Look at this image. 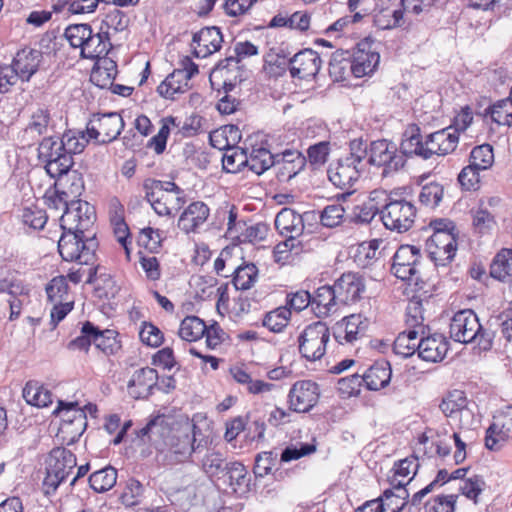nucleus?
Masks as SVG:
<instances>
[{
    "mask_svg": "<svg viewBox=\"0 0 512 512\" xmlns=\"http://www.w3.org/2000/svg\"><path fill=\"white\" fill-rule=\"evenodd\" d=\"M196 426L193 435L182 430L170 431L161 420L153 419L140 430L141 437H148L157 450L156 460L163 465H175L187 461L192 454H198L202 445L196 442Z\"/></svg>",
    "mask_w": 512,
    "mask_h": 512,
    "instance_id": "obj_1",
    "label": "nucleus"
},
{
    "mask_svg": "<svg viewBox=\"0 0 512 512\" xmlns=\"http://www.w3.org/2000/svg\"><path fill=\"white\" fill-rule=\"evenodd\" d=\"M450 337L459 343H476L480 349L489 350L492 347L491 334L483 329L478 316L473 310L458 311L450 323Z\"/></svg>",
    "mask_w": 512,
    "mask_h": 512,
    "instance_id": "obj_2",
    "label": "nucleus"
},
{
    "mask_svg": "<svg viewBox=\"0 0 512 512\" xmlns=\"http://www.w3.org/2000/svg\"><path fill=\"white\" fill-rule=\"evenodd\" d=\"M98 241L95 234L64 231L58 241V251L64 261L78 265H93L96 262Z\"/></svg>",
    "mask_w": 512,
    "mask_h": 512,
    "instance_id": "obj_3",
    "label": "nucleus"
},
{
    "mask_svg": "<svg viewBox=\"0 0 512 512\" xmlns=\"http://www.w3.org/2000/svg\"><path fill=\"white\" fill-rule=\"evenodd\" d=\"M63 146L59 135L44 136L38 142L37 158L51 178L62 177L74 165L73 158L65 154Z\"/></svg>",
    "mask_w": 512,
    "mask_h": 512,
    "instance_id": "obj_4",
    "label": "nucleus"
},
{
    "mask_svg": "<svg viewBox=\"0 0 512 512\" xmlns=\"http://www.w3.org/2000/svg\"><path fill=\"white\" fill-rule=\"evenodd\" d=\"M76 464V456L70 450L65 447L53 448L46 459V476L43 480L45 494L55 493Z\"/></svg>",
    "mask_w": 512,
    "mask_h": 512,
    "instance_id": "obj_5",
    "label": "nucleus"
},
{
    "mask_svg": "<svg viewBox=\"0 0 512 512\" xmlns=\"http://www.w3.org/2000/svg\"><path fill=\"white\" fill-rule=\"evenodd\" d=\"M367 163L381 167L382 176L386 177L401 170L406 160L394 142L382 139L370 143Z\"/></svg>",
    "mask_w": 512,
    "mask_h": 512,
    "instance_id": "obj_6",
    "label": "nucleus"
},
{
    "mask_svg": "<svg viewBox=\"0 0 512 512\" xmlns=\"http://www.w3.org/2000/svg\"><path fill=\"white\" fill-rule=\"evenodd\" d=\"M330 339V332L323 322L308 325L298 337V350L308 361L321 359L326 352V345Z\"/></svg>",
    "mask_w": 512,
    "mask_h": 512,
    "instance_id": "obj_7",
    "label": "nucleus"
},
{
    "mask_svg": "<svg viewBox=\"0 0 512 512\" xmlns=\"http://www.w3.org/2000/svg\"><path fill=\"white\" fill-rule=\"evenodd\" d=\"M124 128V121L117 112L93 114L86 126L87 136L97 143L114 141Z\"/></svg>",
    "mask_w": 512,
    "mask_h": 512,
    "instance_id": "obj_8",
    "label": "nucleus"
},
{
    "mask_svg": "<svg viewBox=\"0 0 512 512\" xmlns=\"http://www.w3.org/2000/svg\"><path fill=\"white\" fill-rule=\"evenodd\" d=\"M422 267V254L414 245H401L393 256L391 272L403 281L418 282Z\"/></svg>",
    "mask_w": 512,
    "mask_h": 512,
    "instance_id": "obj_9",
    "label": "nucleus"
},
{
    "mask_svg": "<svg viewBox=\"0 0 512 512\" xmlns=\"http://www.w3.org/2000/svg\"><path fill=\"white\" fill-rule=\"evenodd\" d=\"M416 217V207L405 199H393L382 210L381 220L384 226L399 233L408 231Z\"/></svg>",
    "mask_w": 512,
    "mask_h": 512,
    "instance_id": "obj_10",
    "label": "nucleus"
},
{
    "mask_svg": "<svg viewBox=\"0 0 512 512\" xmlns=\"http://www.w3.org/2000/svg\"><path fill=\"white\" fill-rule=\"evenodd\" d=\"M157 187H161V185L155 182V179H145L143 182L145 199L158 215H174L185 203V194H171L163 190H157Z\"/></svg>",
    "mask_w": 512,
    "mask_h": 512,
    "instance_id": "obj_11",
    "label": "nucleus"
},
{
    "mask_svg": "<svg viewBox=\"0 0 512 512\" xmlns=\"http://www.w3.org/2000/svg\"><path fill=\"white\" fill-rule=\"evenodd\" d=\"M95 218L94 207L88 202L71 201L70 207H67L60 217V226L64 231L92 234L90 228L93 226Z\"/></svg>",
    "mask_w": 512,
    "mask_h": 512,
    "instance_id": "obj_12",
    "label": "nucleus"
},
{
    "mask_svg": "<svg viewBox=\"0 0 512 512\" xmlns=\"http://www.w3.org/2000/svg\"><path fill=\"white\" fill-rule=\"evenodd\" d=\"M55 127L50 110L46 107H37L31 112L28 123L18 134L23 147H31L40 141V138L53 131Z\"/></svg>",
    "mask_w": 512,
    "mask_h": 512,
    "instance_id": "obj_13",
    "label": "nucleus"
},
{
    "mask_svg": "<svg viewBox=\"0 0 512 512\" xmlns=\"http://www.w3.org/2000/svg\"><path fill=\"white\" fill-rule=\"evenodd\" d=\"M320 389L316 382H295L288 394L289 410L297 413L309 412L319 401Z\"/></svg>",
    "mask_w": 512,
    "mask_h": 512,
    "instance_id": "obj_14",
    "label": "nucleus"
},
{
    "mask_svg": "<svg viewBox=\"0 0 512 512\" xmlns=\"http://www.w3.org/2000/svg\"><path fill=\"white\" fill-rule=\"evenodd\" d=\"M509 438H512V405L493 416V422L486 430L485 446L489 450L498 451Z\"/></svg>",
    "mask_w": 512,
    "mask_h": 512,
    "instance_id": "obj_15",
    "label": "nucleus"
},
{
    "mask_svg": "<svg viewBox=\"0 0 512 512\" xmlns=\"http://www.w3.org/2000/svg\"><path fill=\"white\" fill-rule=\"evenodd\" d=\"M427 251L435 266H446L457 251L456 236L453 232L437 231L428 239Z\"/></svg>",
    "mask_w": 512,
    "mask_h": 512,
    "instance_id": "obj_16",
    "label": "nucleus"
},
{
    "mask_svg": "<svg viewBox=\"0 0 512 512\" xmlns=\"http://www.w3.org/2000/svg\"><path fill=\"white\" fill-rule=\"evenodd\" d=\"M209 81L214 90H233L242 81L240 64L230 56L220 60L210 72Z\"/></svg>",
    "mask_w": 512,
    "mask_h": 512,
    "instance_id": "obj_17",
    "label": "nucleus"
},
{
    "mask_svg": "<svg viewBox=\"0 0 512 512\" xmlns=\"http://www.w3.org/2000/svg\"><path fill=\"white\" fill-rule=\"evenodd\" d=\"M274 170L279 182H288L298 175L306 166L307 159L297 149L287 148L275 153Z\"/></svg>",
    "mask_w": 512,
    "mask_h": 512,
    "instance_id": "obj_18",
    "label": "nucleus"
},
{
    "mask_svg": "<svg viewBox=\"0 0 512 512\" xmlns=\"http://www.w3.org/2000/svg\"><path fill=\"white\" fill-rule=\"evenodd\" d=\"M315 219V211L299 214L293 209L283 208L275 217V228L286 239H297L303 233L304 222Z\"/></svg>",
    "mask_w": 512,
    "mask_h": 512,
    "instance_id": "obj_19",
    "label": "nucleus"
},
{
    "mask_svg": "<svg viewBox=\"0 0 512 512\" xmlns=\"http://www.w3.org/2000/svg\"><path fill=\"white\" fill-rule=\"evenodd\" d=\"M334 286L338 301L342 305L354 304L363 298L366 292V279L359 273L348 272L342 274Z\"/></svg>",
    "mask_w": 512,
    "mask_h": 512,
    "instance_id": "obj_20",
    "label": "nucleus"
},
{
    "mask_svg": "<svg viewBox=\"0 0 512 512\" xmlns=\"http://www.w3.org/2000/svg\"><path fill=\"white\" fill-rule=\"evenodd\" d=\"M158 372L151 367H142L133 372L127 382L128 394L134 399H147L157 387Z\"/></svg>",
    "mask_w": 512,
    "mask_h": 512,
    "instance_id": "obj_21",
    "label": "nucleus"
},
{
    "mask_svg": "<svg viewBox=\"0 0 512 512\" xmlns=\"http://www.w3.org/2000/svg\"><path fill=\"white\" fill-rule=\"evenodd\" d=\"M319 54L312 49H304L289 60V70L293 78L313 79L321 67Z\"/></svg>",
    "mask_w": 512,
    "mask_h": 512,
    "instance_id": "obj_22",
    "label": "nucleus"
},
{
    "mask_svg": "<svg viewBox=\"0 0 512 512\" xmlns=\"http://www.w3.org/2000/svg\"><path fill=\"white\" fill-rule=\"evenodd\" d=\"M223 35L216 26L204 27L193 34V54L197 58H205L219 51L222 47Z\"/></svg>",
    "mask_w": 512,
    "mask_h": 512,
    "instance_id": "obj_23",
    "label": "nucleus"
},
{
    "mask_svg": "<svg viewBox=\"0 0 512 512\" xmlns=\"http://www.w3.org/2000/svg\"><path fill=\"white\" fill-rule=\"evenodd\" d=\"M353 76L361 78L372 74L379 65L380 55L372 44L361 42L351 53Z\"/></svg>",
    "mask_w": 512,
    "mask_h": 512,
    "instance_id": "obj_24",
    "label": "nucleus"
},
{
    "mask_svg": "<svg viewBox=\"0 0 512 512\" xmlns=\"http://www.w3.org/2000/svg\"><path fill=\"white\" fill-rule=\"evenodd\" d=\"M42 60L43 52L41 50L26 47L16 53L9 67L17 75V80L29 81L38 71Z\"/></svg>",
    "mask_w": 512,
    "mask_h": 512,
    "instance_id": "obj_25",
    "label": "nucleus"
},
{
    "mask_svg": "<svg viewBox=\"0 0 512 512\" xmlns=\"http://www.w3.org/2000/svg\"><path fill=\"white\" fill-rule=\"evenodd\" d=\"M362 171V168L342 157L330 164L327 173L335 187L348 189L359 179Z\"/></svg>",
    "mask_w": 512,
    "mask_h": 512,
    "instance_id": "obj_26",
    "label": "nucleus"
},
{
    "mask_svg": "<svg viewBox=\"0 0 512 512\" xmlns=\"http://www.w3.org/2000/svg\"><path fill=\"white\" fill-rule=\"evenodd\" d=\"M210 215V209L202 201L190 203L178 219V227L186 234L197 233Z\"/></svg>",
    "mask_w": 512,
    "mask_h": 512,
    "instance_id": "obj_27",
    "label": "nucleus"
},
{
    "mask_svg": "<svg viewBox=\"0 0 512 512\" xmlns=\"http://www.w3.org/2000/svg\"><path fill=\"white\" fill-rule=\"evenodd\" d=\"M67 409V414L73 413L71 420H66V424H61V432L71 434V438L67 441L68 445L77 441L87 427V417L85 410L78 406L77 402H64L59 400V410Z\"/></svg>",
    "mask_w": 512,
    "mask_h": 512,
    "instance_id": "obj_28",
    "label": "nucleus"
},
{
    "mask_svg": "<svg viewBox=\"0 0 512 512\" xmlns=\"http://www.w3.org/2000/svg\"><path fill=\"white\" fill-rule=\"evenodd\" d=\"M312 310L318 318H325L335 313L341 302L338 301L334 284L332 286L324 285L315 291L312 297Z\"/></svg>",
    "mask_w": 512,
    "mask_h": 512,
    "instance_id": "obj_29",
    "label": "nucleus"
},
{
    "mask_svg": "<svg viewBox=\"0 0 512 512\" xmlns=\"http://www.w3.org/2000/svg\"><path fill=\"white\" fill-rule=\"evenodd\" d=\"M449 349V342L442 334H433L419 340L418 355L427 362H439L444 359Z\"/></svg>",
    "mask_w": 512,
    "mask_h": 512,
    "instance_id": "obj_30",
    "label": "nucleus"
},
{
    "mask_svg": "<svg viewBox=\"0 0 512 512\" xmlns=\"http://www.w3.org/2000/svg\"><path fill=\"white\" fill-rule=\"evenodd\" d=\"M344 327L340 326L335 334V339L339 343H354L366 335L369 326L368 318L361 314H351L343 319Z\"/></svg>",
    "mask_w": 512,
    "mask_h": 512,
    "instance_id": "obj_31",
    "label": "nucleus"
},
{
    "mask_svg": "<svg viewBox=\"0 0 512 512\" xmlns=\"http://www.w3.org/2000/svg\"><path fill=\"white\" fill-rule=\"evenodd\" d=\"M441 411L447 417L459 416L460 422L463 424V419L472 417V412L468 409V399L462 390L455 389L447 393L439 405Z\"/></svg>",
    "mask_w": 512,
    "mask_h": 512,
    "instance_id": "obj_32",
    "label": "nucleus"
},
{
    "mask_svg": "<svg viewBox=\"0 0 512 512\" xmlns=\"http://www.w3.org/2000/svg\"><path fill=\"white\" fill-rule=\"evenodd\" d=\"M391 367L388 361L382 359L374 362L361 376L368 390H380L391 380Z\"/></svg>",
    "mask_w": 512,
    "mask_h": 512,
    "instance_id": "obj_33",
    "label": "nucleus"
},
{
    "mask_svg": "<svg viewBox=\"0 0 512 512\" xmlns=\"http://www.w3.org/2000/svg\"><path fill=\"white\" fill-rule=\"evenodd\" d=\"M112 44L108 32L91 33L86 38L80 50V56L84 59H98L105 57L110 51Z\"/></svg>",
    "mask_w": 512,
    "mask_h": 512,
    "instance_id": "obj_34",
    "label": "nucleus"
},
{
    "mask_svg": "<svg viewBox=\"0 0 512 512\" xmlns=\"http://www.w3.org/2000/svg\"><path fill=\"white\" fill-rule=\"evenodd\" d=\"M409 493L402 480L393 485L392 489H386L378 499L381 501L382 512H400L408 504Z\"/></svg>",
    "mask_w": 512,
    "mask_h": 512,
    "instance_id": "obj_35",
    "label": "nucleus"
},
{
    "mask_svg": "<svg viewBox=\"0 0 512 512\" xmlns=\"http://www.w3.org/2000/svg\"><path fill=\"white\" fill-rule=\"evenodd\" d=\"M189 81L183 72L175 69L157 87V92L160 96L173 100L176 94H183L189 90Z\"/></svg>",
    "mask_w": 512,
    "mask_h": 512,
    "instance_id": "obj_36",
    "label": "nucleus"
},
{
    "mask_svg": "<svg viewBox=\"0 0 512 512\" xmlns=\"http://www.w3.org/2000/svg\"><path fill=\"white\" fill-rule=\"evenodd\" d=\"M424 141L418 126L412 125L407 128L399 146L400 153L404 155L405 160L412 156L422 158V153L425 150Z\"/></svg>",
    "mask_w": 512,
    "mask_h": 512,
    "instance_id": "obj_37",
    "label": "nucleus"
},
{
    "mask_svg": "<svg viewBox=\"0 0 512 512\" xmlns=\"http://www.w3.org/2000/svg\"><path fill=\"white\" fill-rule=\"evenodd\" d=\"M329 74L335 81H345L349 75H353L351 52L335 51L329 62Z\"/></svg>",
    "mask_w": 512,
    "mask_h": 512,
    "instance_id": "obj_38",
    "label": "nucleus"
},
{
    "mask_svg": "<svg viewBox=\"0 0 512 512\" xmlns=\"http://www.w3.org/2000/svg\"><path fill=\"white\" fill-rule=\"evenodd\" d=\"M23 398L27 404L43 408L52 404V393L37 381H28L23 388Z\"/></svg>",
    "mask_w": 512,
    "mask_h": 512,
    "instance_id": "obj_39",
    "label": "nucleus"
},
{
    "mask_svg": "<svg viewBox=\"0 0 512 512\" xmlns=\"http://www.w3.org/2000/svg\"><path fill=\"white\" fill-rule=\"evenodd\" d=\"M490 275L500 281L512 282V248L501 249L490 265Z\"/></svg>",
    "mask_w": 512,
    "mask_h": 512,
    "instance_id": "obj_40",
    "label": "nucleus"
},
{
    "mask_svg": "<svg viewBox=\"0 0 512 512\" xmlns=\"http://www.w3.org/2000/svg\"><path fill=\"white\" fill-rule=\"evenodd\" d=\"M421 331L409 328L407 331L401 332L393 343V351L395 354L404 358L412 356L419 351L418 336Z\"/></svg>",
    "mask_w": 512,
    "mask_h": 512,
    "instance_id": "obj_41",
    "label": "nucleus"
},
{
    "mask_svg": "<svg viewBox=\"0 0 512 512\" xmlns=\"http://www.w3.org/2000/svg\"><path fill=\"white\" fill-rule=\"evenodd\" d=\"M18 218L24 227L32 230H42L48 220L46 211L35 204L22 206Z\"/></svg>",
    "mask_w": 512,
    "mask_h": 512,
    "instance_id": "obj_42",
    "label": "nucleus"
},
{
    "mask_svg": "<svg viewBox=\"0 0 512 512\" xmlns=\"http://www.w3.org/2000/svg\"><path fill=\"white\" fill-rule=\"evenodd\" d=\"M60 136L61 144H64L63 149L65 154L73 158L74 155L80 154L84 151L89 140H91L85 131L68 130Z\"/></svg>",
    "mask_w": 512,
    "mask_h": 512,
    "instance_id": "obj_43",
    "label": "nucleus"
},
{
    "mask_svg": "<svg viewBox=\"0 0 512 512\" xmlns=\"http://www.w3.org/2000/svg\"><path fill=\"white\" fill-rule=\"evenodd\" d=\"M229 478V485L233 491L244 493L249 488L250 477L246 467L240 462H230L225 470Z\"/></svg>",
    "mask_w": 512,
    "mask_h": 512,
    "instance_id": "obj_44",
    "label": "nucleus"
},
{
    "mask_svg": "<svg viewBox=\"0 0 512 512\" xmlns=\"http://www.w3.org/2000/svg\"><path fill=\"white\" fill-rule=\"evenodd\" d=\"M275 153L266 148L253 149L248 157L247 167L257 175L263 174L270 168L274 169Z\"/></svg>",
    "mask_w": 512,
    "mask_h": 512,
    "instance_id": "obj_45",
    "label": "nucleus"
},
{
    "mask_svg": "<svg viewBox=\"0 0 512 512\" xmlns=\"http://www.w3.org/2000/svg\"><path fill=\"white\" fill-rule=\"evenodd\" d=\"M205 322L197 316H187L180 324L178 334L182 340L194 342L204 337Z\"/></svg>",
    "mask_w": 512,
    "mask_h": 512,
    "instance_id": "obj_46",
    "label": "nucleus"
},
{
    "mask_svg": "<svg viewBox=\"0 0 512 512\" xmlns=\"http://www.w3.org/2000/svg\"><path fill=\"white\" fill-rule=\"evenodd\" d=\"M418 468V458L414 455L399 460L394 464V474L392 476L391 484L396 485L398 484L399 480H402L406 486L414 478L418 471Z\"/></svg>",
    "mask_w": 512,
    "mask_h": 512,
    "instance_id": "obj_47",
    "label": "nucleus"
},
{
    "mask_svg": "<svg viewBox=\"0 0 512 512\" xmlns=\"http://www.w3.org/2000/svg\"><path fill=\"white\" fill-rule=\"evenodd\" d=\"M373 18L375 26L382 30L401 27L406 23V20L402 19L400 10L392 6L381 8L374 14Z\"/></svg>",
    "mask_w": 512,
    "mask_h": 512,
    "instance_id": "obj_48",
    "label": "nucleus"
},
{
    "mask_svg": "<svg viewBox=\"0 0 512 512\" xmlns=\"http://www.w3.org/2000/svg\"><path fill=\"white\" fill-rule=\"evenodd\" d=\"M117 481V470L111 466L95 471L89 476V485L97 493L110 490Z\"/></svg>",
    "mask_w": 512,
    "mask_h": 512,
    "instance_id": "obj_49",
    "label": "nucleus"
},
{
    "mask_svg": "<svg viewBox=\"0 0 512 512\" xmlns=\"http://www.w3.org/2000/svg\"><path fill=\"white\" fill-rule=\"evenodd\" d=\"M258 268L253 263L240 265L233 271V285L237 290H248L256 282Z\"/></svg>",
    "mask_w": 512,
    "mask_h": 512,
    "instance_id": "obj_50",
    "label": "nucleus"
},
{
    "mask_svg": "<svg viewBox=\"0 0 512 512\" xmlns=\"http://www.w3.org/2000/svg\"><path fill=\"white\" fill-rule=\"evenodd\" d=\"M291 318L290 309L287 306H280L265 314L263 326L274 333L281 332L289 323Z\"/></svg>",
    "mask_w": 512,
    "mask_h": 512,
    "instance_id": "obj_51",
    "label": "nucleus"
},
{
    "mask_svg": "<svg viewBox=\"0 0 512 512\" xmlns=\"http://www.w3.org/2000/svg\"><path fill=\"white\" fill-rule=\"evenodd\" d=\"M94 334L93 344L104 354H116L121 348L120 342L117 340L116 332L114 330L107 329L101 331L97 326H95Z\"/></svg>",
    "mask_w": 512,
    "mask_h": 512,
    "instance_id": "obj_52",
    "label": "nucleus"
},
{
    "mask_svg": "<svg viewBox=\"0 0 512 512\" xmlns=\"http://www.w3.org/2000/svg\"><path fill=\"white\" fill-rule=\"evenodd\" d=\"M227 464L223 455L213 449L207 450L201 459V468L209 478L219 477L225 472Z\"/></svg>",
    "mask_w": 512,
    "mask_h": 512,
    "instance_id": "obj_53",
    "label": "nucleus"
},
{
    "mask_svg": "<svg viewBox=\"0 0 512 512\" xmlns=\"http://www.w3.org/2000/svg\"><path fill=\"white\" fill-rule=\"evenodd\" d=\"M493 122L498 125H512V98L509 96L494 103L487 109Z\"/></svg>",
    "mask_w": 512,
    "mask_h": 512,
    "instance_id": "obj_54",
    "label": "nucleus"
},
{
    "mask_svg": "<svg viewBox=\"0 0 512 512\" xmlns=\"http://www.w3.org/2000/svg\"><path fill=\"white\" fill-rule=\"evenodd\" d=\"M105 66H99L92 70L90 79L100 88L111 86L117 75L116 63L112 60H104Z\"/></svg>",
    "mask_w": 512,
    "mask_h": 512,
    "instance_id": "obj_55",
    "label": "nucleus"
},
{
    "mask_svg": "<svg viewBox=\"0 0 512 512\" xmlns=\"http://www.w3.org/2000/svg\"><path fill=\"white\" fill-rule=\"evenodd\" d=\"M345 209L340 204H330L324 207L323 210L316 213L320 223L326 228H335L342 224L344 220Z\"/></svg>",
    "mask_w": 512,
    "mask_h": 512,
    "instance_id": "obj_56",
    "label": "nucleus"
},
{
    "mask_svg": "<svg viewBox=\"0 0 512 512\" xmlns=\"http://www.w3.org/2000/svg\"><path fill=\"white\" fill-rule=\"evenodd\" d=\"M446 480V469H441L438 471L435 479L430 482L427 486H425L423 489L419 490L418 492L414 493L411 499H408V504L406 507H408L409 512H412V508H419L422 504L423 498L428 495L429 493L438 490L445 484Z\"/></svg>",
    "mask_w": 512,
    "mask_h": 512,
    "instance_id": "obj_57",
    "label": "nucleus"
},
{
    "mask_svg": "<svg viewBox=\"0 0 512 512\" xmlns=\"http://www.w3.org/2000/svg\"><path fill=\"white\" fill-rule=\"evenodd\" d=\"M248 157L239 148H227L222 157L223 169L228 173H237L247 166Z\"/></svg>",
    "mask_w": 512,
    "mask_h": 512,
    "instance_id": "obj_58",
    "label": "nucleus"
},
{
    "mask_svg": "<svg viewBox=\"0 0 512 512\" xmlns=\"http://www.w3.org/2000/svg\"><path fill=\"white\" fill-rule=\"evenodd\" d=\"M469 162L473 167L486 170L490 168L494 162L493 148L490 144H482L472 149Z\"/></svg>",
    "mask_w": 512,
    "mask_h": 512,
    "instance_id": "obj_59",
    "label": "nucleus"
},
{
    "mask_svg": "<svg viewBox=\"0 0 512 512\" xmlns=\"http://www.w3.org/2000/svg\"><path fill=\"white\" fill-rule=\"evenodd\" d=\"M459 494L437 495L424 504L425 512H455Z\"/></svg>",
    "mask_w": 512,
    "mask_h": 512,
    "instance_id": "obj_60",
    "label": "nucleus"
},
{
    "mask_svg": "<svg viewBox=\"0 0 512 512\" xmlns=\"http://www.w3.org/2000/svg\"><path fill=\"white\" fill-rule=\"evenodd\" d=\"M443 195L444 187L437 182H430L422 187L419 201L427 207L435 208L441 202Z\"/></svg>",
    "mask_w": 512,
    "mask_h": 512,
    "instance_id": "obj_61",
    "label": "nucleus"
},
{
    "mask_svg": "<svg viewBox=\"0 0 512 512\" xmlns=\"http://www.w3.org/2000/svg\"><path fill=\"white\" fill-rule=\"evenodd\" d=\"M144 493V486L136 479H129L120 496L121 503L126 507L138 505Z\"/></svg>",
    "mask_w": 512,
    "mask_h": 512,
    "instance_id": "obj_62",
    "label": "nucleus"
},
{
    "mask_svg": "<svg viewBox=\"0 0 512 512\" xmlns=\"http://www.w3.org/2000/svg\"><path fill=\"white\" fill-rule=\"evenodd\" d=\"M278 463V454L274 451H264L257 454L253 472L256 477H264L272 472Z\"/></svg>",
    "mask_w": 512,
    "mask_h": 512,
    "instance_id": "obj_63",
    "label": "nucleus"
},
{
    "mask_svg": "<svg viewBox=\"0 0 512 512\" xmlns=\"http://www.w3.org/2000/svg\"><path fill=\"white\" fill-rule=\"evenodd\" d=\"M58 179L61 185L66 186V192H68L71 197L75 198L82 194L84 190V180L82 174L77 170H72L71 168Z\"/></svg>",
    "mask_w": 512,
    "mask_h": 512,
    "instance_id": "obj_64",
    "label": "nucleus"
}]
</instances>
